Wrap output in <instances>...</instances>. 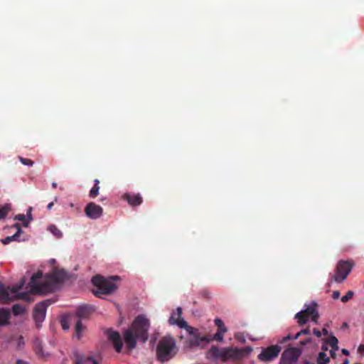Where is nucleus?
Returning <instances> with one entry per match:
<instances>
[{
    "instance_id": "nucleus-42",
    "label": "nucleus",
    "mask_w": 364,
    "mask_h": 364,
    "mask_svg": "<svg viewBox=\"0 0 364 364\" xmlns=\"http://www.w3.org/2000/svg\"><path fill=\"white\" fill-rule=\"evenodd\" d=\"M24 344V342H23V338L22 336H20L19 338H18V346L20 347L21 345H23Z\"/></svg>"
},
{
    "instance_id": "nucleus-17",
    "label": "nucleus",
    "mask_w": 364,
    "mask_h": 364,
    "mask_svg": "<svg viewBox=\"0 0 364 364\" xmlns=\"http://www.w3.org/2000/svg\"><path fill=\"white\" fill-rule=\"evenodd\" d=\"M10 311L5 309H0V326H6L9 323Z\"/></svg>"
},
{
    "instance_id": "nucleus-20",
    "label": "nucleus",
    "mask_w": 364,
    "mask_h": 364,
    "mask_svg": "<svg viewBox=\"0 0 364 364\" xmlns=\"http://www.w3.org/2000/svg\"><path fill=\"white\" fill-rule=\"evenodd\" d=\"M100 181L98 179L95 180V185L92 188L90 191L89 196L92 198H95L97 196L99 193L100 186H99Z\"/></svg>"
},
{
    "instance_id": "nucleus-33",
    "label": "nucleus",
    "mask_w": 364,
    "mask_h": 364,
    "mask_svg": "<svg viewBox=\"0 0 364 364\" xmlns=\"http://www.w3.org/2000/svg\"><path fill=\"white\" fill-rule=\"evenodd\" d=\"M310 334V329L309 328H306L305 329H302L298 333H296V335L294 336V340H296L301 335H308Z\"/></svg>"
},
{
    "instance_id": "nucleus-25",
    "label": "nucleus",
    "mask_w": 364,
    "mask_h": 364,
    "mask_svg": "<svg viewBox=\"0 0 364 364\" xmlns=\"http://www.w3.org/2000/svg\"><path fill=\"white\" fill-rule=\"evenodd\" d=\"M12 311L14 316L21 315L25 312V308L21 304H16L12 306Z\"/></svg>"
},
{
    "instance_id": "nucleus-12",
    "label": "nucleus",
    "mask_w": 364,
    "mask_h": 364,
    "mask_svg": "<svg viewBox=\"0 0 364 364\" xmlns=\"http://www.w3.org/2000/svg\"><path fill=\"white\" fill-rule=\"evenodd\" d=\"M107 335L109 341L112 343L115 350L117 353L121 352L123 343L119 333L112 329H108L107 331Z\"/></svg>"
},
{
    "instance_id": "nucleus-35",
    "label": "nucleus",
    "mask_w": 364,
    "mask_h": 364,
    "mask_svg": "<svg viewBox=\"0 0 364 364\" xmlns=\"http://www.w3.org/2000/svg\"><path fill=\"white\" fill-rule=\"evenodd\" d=\"M31 210H32V208H29L27 210V218H26L28 220H29V223L33 220V218H32V215H31Z\"/></svg>"
},
{
    "instance_id": "nucleus-1",
    "label": "nucleus",
    "mask_w": 364,
    "mask_h": 364,
    "mask_svg": "<svg viewBox=\"0 0 364 364\" xmlns=\"http://www.w3.org/2000/svg\"><path fill=\"white\" fill-rule=\"evenodd\" d=\"M42 278L43 273L41 271L33 274L26 287L28 289L26 292L18 293V290L23 286L24 281L20 284L13 287L11 289V292L14 294V300L16 299L30 301V294L46 295L52 293L65 282L68 278V274L64 269L53 268L50 273L45 275L43 279Z\"/></svg>"
},
{
    "instance_id": "nucleus-43",
    "label": "nucleus",
    "mask_w": 364,
    "mask_h": 364,
    "mask_svg": "<svg viewBox=\"0 0 364 364\" xmlns=\"http://www.w3.org/2000/svg\"><path fill=\"white\" fill-rule=\"evenodd\" d=\"M62 327L63 329L67 330L68 329L69 326L66 324L65 322L62 321Z\"/></svg>"
},
{
    "instance_id": "nucleus-22",
    "label": "nucleus",
    "mask_w": 364,
    "mask_h": 364,
    "mask_svg": "<svg viewBox=\"0 0 364 364\" xmlns=\"http://www.w3.org/2000/svg\"><path fill=\"white\" fill-rule=\"evenodd\" d=\"M20 234H19V232H16L14 235H13L12 236H8L6 237H5L4 239H2L1 240V242L4 244V245H8L9 244L10 242H13V241H18V237H20Z\"/></svg>"
},
{
    "instance_id": "nucleus-31",
    "label": "nucleus",
    "mask_w": 364,
    "mask_h": 364,
    "mask_svg": "<svg viewBox=\"0 0 364 364\" xmlns=\"http://www.w3.org/2000/svg\"><path fill=\"white\" fill-rule=\"evenodd\" d=\"M353 295L354 292L353 291H348L346 295L341 297V301L343 303L348 302L353 297Z\"/></svg>"
},
{
    "instance_id": "nucleus-24",
    "label": "nucleus",
    "mask_w": 364,
    "mask_h": 364,
    "mask_svg": "<svg viewBox=\"0 0 364 364\" xmlns=\"http://www.w3.org/2000/svg\"><path fill=\"white\" fill-rule=\"evenodd\" d=\"M330 362V358L326 355L324 352H320L317 357L318 364H328Z\"/></svg>"
},
{
    "instance_id": "nucleus-23",
    "label": "nucleus",
    "mask_w": 364,
    "mask_h": 364,
    "mask_svg": "<svg viewBox=\"0 0 364 364\" xmlns=\"http://www.w3.org/2000/svg\"><path fill=\"white\" fill-rule=\"evenodd\" d=\"M11 205L9 204H5L0 206V220L4 219L9 211L11 210Z\"/></svg>"
},
{
    "instance_id": "nucleus-13",
    "label": "nucleus",
    "mask_w": 364,
    "mask_h": 364,
    "mask_svg": "<svg viewBox=\"0 0 364 364\" xmlns=\"http://www.w3.org/2000/svg\"><path fill=\"white\" fill-rule=\"evenodd\" d=\"M95 311V309L90 305H82L77 308L75 314L79 318H86L89 317Z\"/></svg>"
},
{
    "instance_id": "nucleus-11",
    "label": "nucleus",
    "mask_w": 364,
    "mask_h": 364,
    "mask_svg": "<svg viewBox=\"0 0 364 364\" xmlns=\"http://www.w3.org/2000/svg\"><path fill=\"white\" fill-rule=\"evenodd\" d=\"M85 215L92 220L101 217L103 213V208L93 202L89 203L85 208Z\"/></svg>"
},
{
    "instance_id": "nucleus-45",
    "label": "nucleus",
    "mask_w": 364,
    "mask_h": 364,
    "mask_svg": "<svg viewBox=\"0 0 364 364\" xmlns=\"http://www.w3.org/2000/svg\"><path fill=\"white\" fill-rule=\"evenodd\" d=\"M341 364H349V360L348 358H345L343 363Z\"/></svg>"
},
{
    "instance_id": "nucleus-36",
    "label": "nucleus",
    "mask_w": 364,
    "mask_h": 364,
    "mask_svg": "<svg viewBox=\"0 0 364 364\" xmlns=\"http://www.w3.org/2000/svg\"><path fill=\"white\" fill-rule=\"evenodd\" d=\"M235 338L237 340V341H240L242 343H245V339L242 337V334L240 333H237L235 335Z\"/></svg>"
},
{
    "instance_id": "nucleus-37",
    "label": "nucleus",
    "mask_w": 364,
    "mask_h": 364,
    "mask_svg": "<svg viewBox=\"0 0 364 364\" xmlns=\"http://www.w3.org/2000/svg\"><path fill=\"white\" fill-rule=\"evenodd\" d=\"M340 297V291H334L332 294V298L333 299H338Z\"/></svg>"
},
{
    "instance_id": "nucleus-39",
    "label": "nucleus",
    "mask_w": 364,
    "mask_h": 364,
    "mask_svg": "<svg viewBox=\"0 0 364 364\" xmlns=\"http://www.w3.org/2000/svg\"><path fill=\"white\" fill-rule=\"evenodd\" d=\"M14 227L17 229L16 232H19L20 235L23 232V231H22V230L21 228V226H20V225L18 223H15Z\"/></svg>"
},
{
    "instance_id": "nucleus-4",
    "label": "nucleus",
    "mask_w": 364,
    "mask_h": 364,
    "mask_svg": "<svg viewBox=\"0 0 364 364\" xmlns=\"http://www.w3.org/2000/svg\"><path fill=\"white\" fill-rule=\"evenodd\" d=\"M182 309L178 307L176 311H173L168 322L171 325H177L181 328H186L189 334L192 336V338L189 341L190 346L192 347H196L199 346L201 341L208 342L209 340L206 337H200L198 333V330L189 326L187 323L181 318Z\"/></svg>"
},
{
    "instance_id": "nucleus-8",
    "label": "nucleus",
    "mask_w": 364,
    "mask_h": 364,
    "mask_svg": "<svg viewBox=\"0 0 364 364\" xmlns=\"http://www.w3.org/2000/svg\"><path fill=\"white\" fill-rule=\"evenodd\" d=\"M301 350L298 348H289L282 354L280 362L282 364H297Z\"/></svg>"
},
{
    "instance_id": "nucleus-32",
    "label": "nucleus",
    "mask_w": 364,
    "mask_h": 364,
    "mask_svg": "<svg viewBox=\"0 0 364 364\" xmlns=\"http://www.w3.org/2000/svg\"><path fill=\"white\" fill-rule=\"evenodd\" d=\"M18 159L21 163L26 166H32L34 164V162L29 159L23 158L21 156H19Z\"/></svg>"
},
{
    "instance_id": "nucleus-10",
    "label": "nucleus",
    "mask_w": 364,
    "mask_h": 364,
    "mask_svg": "<svg viewBox=\"0 0 364 364\" xmlns=\"http://www.w3.org/2000/svg\"><path fill=\"white\" fill-rule=\"evenodd\" d=\"M49 300L41 301L36 305L33 309V319L36 321V327L40 328V323L46 317V308L50 305Z\"/></svg>"
},
{
    "instance_id": "nucleus-50",
    "label": "nucleus",
    "mask_w": 364,
    "mask_h": 364,
    "mask_svg": "<svg viewBox=\"0 0 364 364\" xmlns=\"http://www.w3.org/2000/svg\"><path fill=\"white\" fill-rule=\"evenodd\" d=\"M328 348L326 346H322V350H326Z\"/></svg>"
},
{
    "instance_id": "nucleus-26",
    "label": "nucleus",
    "mask_w": 364,
    "mask_h": 364,
    "mask_svg": "<svg viewBox=\"0 0 364 364\" xmlns=\"http://www.w3.org/2000/svg\"><path fill=\"white\" fill-rule=\"evenodd\" d=\"M328 343L332 347V348L337 350L338 348V340L333 335H331L327 340Z\"/></svg>"
},
{
    "instance_id": "nucleus-5",
    "label": "nucleus",
    "mask_w": 364,
    "mask_h": 364,
    "mask_svg": "<svg viewBox=\"0 0 364 364\" xmlns=\"http://www.w3.org/2000/svg\"><path fill=\"white\" fill-rule=\"evenodd\" d=\"M177 353L175 340L171 336H164L156 346V357L161 363L167 362L173 358Z\"/></svg>"
},
{
    "instance_id": "nucleus-14",
    "label": "nucleus",
    "mask_w": 364,
    "mask_h": 364,
    "mask_svg": "<svg viewBox=\"0 0 364 364\" xmlns=\"http://www.w3.org/2000/svg\"><path fill=\"white\" fill-rule=\"evenodd\" d=\"M123 198L132 206H137L142 203V198L139 193H125L123 196Z\"/></svg>"
},
{
    "instance_id": "nucleus-6",
    "label": "nucleus",
    "mask_w": 364,
    "mask_h": 364,
    "mask_svg": "<svg viewBox=\"0 0 364 364\" xmlns=\"http://www.w3.org/2000/svg\"><path fill=\"white\" fill-rule=\"evenodd\" d=\"M117 278L118 277L115 276L106 279L100 274L95 275L92 279V283L96 287V290H93V294L98 297L101 294H112L117 288L112 281Z\"/></svg>"
},
{
    "instance_id": "nucleus-3",
    "label": "nucleus",
    "mask_w": 364,
    "mask_h": 364,
    "mask_svg": "<svg viewBox=\"0 0 364 364\" xmlns=\"http://www.w3.org/2000/svg\"><path fill=\"white\" fill-rule=\"evenodd\" d=\"M252 351L250 347L238 348L236 347L219 348L213 346L207 353V358L214 360H220L223 363L241 360Z\"/></svg>"
},
{
    "instance_id": "nucleus-46",
    "label": "nucleus",
    "mask_w": 364,
    "mask_h": 364,
    "mask_svg": "<svg viewBox=\"0 0 364 364\" xmlns=\"http://www.w3.org/2000/svg\"><path fill=\"white\" fill-rule=\"evenodd\" d=\"M16 364H25V362L21 360H18Z\"/></svg>"
},
{
    "instance_id": "nucleus-16",
    "label": "nucleus",
    "mask_w": 364,
    "mask_h": 364,
    "mask_svg": "<svg viewBox=\"0 0 364 364\" xmlns=\"http://www.w3.org/2000/svg\"><path fill=\"white\" fill-rule=\"evenodd\" d=\"M14 295H11L8 289L0 285V301L4 304L9 303L14 300Z\"/></svg>"
},
{
    "instance_id": "nucleus-9",
    "label": "nucleus",
    "mask_w": 364,
    "mask_h": 364,
    "mask_svg": "<svg viewBox=\"0 0 364 364\" xmlns=\"http://www.w3.org/2000/svg\"><path fill=\"white\" fill-rule=\"evenodd\" d=\"M282 348L278 345L269 346L263 348L257 358L260 361L269 362L278 357Z\"/></svg>"
},
{
    "instance_id": "nucleus-49",
    "label": "nucleus",
    "mask_w": 364,
    "mask_h": 364,
    "mask_svg": "<svg viewBox=\"0 0 364 364\" xmlns=\"http://www.w3.org/2000/svg\"><path fill=\"white\" fill-rule=\"evenodd\" d=\"M331 355L332 358H334L336 354L333 351H331Z\"/></svg>"
},
{
    "instance_id": "nucleus-30",
    "label": "nucleus",
    "mask_w": 364,
    "mask_h": 364,
    "mask_svg": "<svg viewBox=\"0 0 364 364\" xmlns=\"http://www.w3.org/2000/svg\"><path fill=\"white\" fill-rule=\"evenodd\" d=\"M15 220H20L23 222V225L24 227H28L29 224V220L26 219V217L23 214H18L15 216Z\"/></svg>"
},
{
    "instance_id": "nucleus-38",
    "label": "nucleus",
    "mask_w": 364,
    "mask_h": 364,
    "mask_svg": "<svg viewBox=\"0 0 364 364\" xmlns=\"http://www.w3.org/2000/svg\"><path fill=\"white\" fill-rule=\"evenodd\" d=\"M313 332H314V334L316 336H317L318 338H320L321 336V332L319 330L314 328Z\"/></svg>"
},
{
    "instance_id": "nucleus-40",
    "label": "nucleus",
    "mask_w": 364,
    "mask_h": 364,
    "mask_svg": "<svg viewBox=\"0 0 364 364\" xmlns=\"http://www.w3.org/2000/svg\"><path fill=\"white\" fill-rule=\"evenodd\" d=\"M56 201H57V198H55L53 201H52V202H50V203L48 204L47 208L48 210H50L53 208V206L54 205V203L56 202Z\"/></svg>"
},
{
    "instance_id": "nucleus-28",
    "label": "nucleus",
    "mask_w": 364,
    "mask_h": 364,
    "mask_svg": "<svg viewBox=\"0 0 364 364\" xmlns=\"http://www.w3.org/2000/svg\"><path fill=\"white\" fill-rule=\"evenodd\" d=\"M215 324L218 328V331H222V332H224V333L227 332L228 329L225 326V324H224L223 321L220 318H215Z\"/></svg>"
},
{
    "instance_id": "nucleus-18",
    "label": "nucleus",
    "mask_w": 364,
    "mask_h": 364,
    "mask_svg": "<svg viewBox=\"0 0 364 364\" xmlns=\"http://www.w3.org/2000/svg\"><path fill=\"white\" fill-rule=\"evenodd\" d=\"M74 364H99L95 359L92 357H87L83 359L82 356H77L75 360Z\"/></svg>"
},
{
    "instance_id": "nucleus-41",
    "label": "nucleus",
    "mask_w": 364,
    "mask_h": 364,
    "mask_svg": "<svg viewBox=\"0 0 364 364\" xmlns=\"http://www.w3.org/2000/svg\"><path fill=\"white\" fill-rule=\"evenodd\" d=\"M311 342L310 338H307L305 341H300V346H303Z\"/></svg>"
},
{
    "instance_id": "nucleus-27",
    "label": "nucleus",
    "mask_w": 364,
    "mask_h": 364,
    "mask_svg": "<svg viewBox=\"0 0 364 364\" xmlns=\"http://www.w3.org/2000/svg\"><path fill=\"white\" fill-rule=\"evenodd\" d=\"M83 330H84V326H83L80 319H78L75 323V331H76V335L78 338H80L81 337Z\"/></svg>"
},
{
    "instance_id": "nucleus-7",
    "label": "nucleus",
    "mask_w": 364,
    "mask_h": 364,
    "mask_svg": "<svg viewBox=\"0 0 364 364\" xmlns=\"http://www.w3.org/2000/svg\"><path fill=\"white\" fill-rule=\"evenodd\" d=\"M354 265L355 263L353 260H339L331 281L341 283L347 278Z\"/></svg>"
},
{
    "instance_id": "nucleus-21",
    "label": "nucleus",
    "mask_w": 364,
    "mask_h": 364,
    "mask_svg": "<svg viewBox=\"0 0 364 364\" xmlns=\"http://www.w3.org/2000/svg\"><path fill=\"white\" fill-rule=\"evenodd\" d=\"M225 333L224 332H222V331H218L215 335L213 336V338H208L207 336H205L208 340V343L212 341V340H215V341H218L219 342H221L223 341V334ZM200 337H201L200 335H199ZM203 343H208V342H205V341H201L200 344L198 346H201Z\"/></svg>"
},
{
    "instance_id": "nucleus-2",
    "label": "nucleus",
    "mask_w": 364,
    "mask_h": 364,
    "mask_svg": "<svg viewBox=\"0 0 364 364\" xmlns=\"http://www.w3.org/2000/svg\"><path fill=\"white\" fill-rule=\"evenodd\" d=\"M150 327L149 321L144 316H138L134 320L132 326L123 333L124 340L127 347L132 350L136 347V340L143 343L148 339V331Z\"/></svg>"
},
{
    "instance_id": "nucleus-47",
    "label": "nucleus",
    "mask_w": 364,
    "mask_h": 364,
    "mask_svg": "<svg viewBox=\"0 0 364 364\" xmlns=\"http://www.w3.org/2000/svg\"><path fill=\"white\" fill-rule=\"evenodd\" d=\"M52 187H53V188H57V183H56L55 182H53V183H52Z\"/></svg>"
},
{
    "instance_id": "nucleus-15",
    "label": "nucleus",
    "mask_w": 364,
    "mask_h": 364,
    "mask_svg": "<svg viewBox=\"0 0 364 364\" xmlns=\"http://www.w3.org/2000/svg\"><path fill=\"white\" fill-rule=\"evenodd\" d=\"M316 306L317 304L314 303L312 306H309L306 309L302 310V311H304V314H306L308 317L311 316L312 321L315 323H317L319 317L318 311L316 309Z\"/></svg>"
},
{
    "instance_id": "nucleus-48",
    "label": "nucleus",
    "mask_w": 364,
    "mask_h": 364,
    "mask_svg": "<svg viewBox=\"0 0 364 364\" xmlns=\"http://www.w3.org/2000/svg\"><path fill=\"white\" fill-rule=\"evenodd\" d=\"M323 333L325 336L328 335V331H327L326 328H323Z\"/></svg>"
},
{
    "instance_id": "nucleus-34",
    "label": "nucleus",
    "mask_w": 364,
    "mask_h": 364,
    "mask_svg": "<svg viewBox=\"0 0 364 364\" xmlns=\"http://www.w3.org/2000/svg\"><path fill=\"white\" fill-rule=\"evenodd\" d=\"M292 339L294 340V337L291 334H289L287 336L283 337L282 339L280 341V343H284L286 341H289V340H292Z\"/></svg>"
},
{
    "instance_id": "nucleus-19",
    "label": "nucleus",
    "mask_w": 364,
    "mask_h": 364,
    "mask_svg": "<svg viewBox=\"0 0 364 364\" xmlns=\"http://www.w3.org/2000/svg\"><path fill=\"white\" fill-rule=\"evenodd\" d=\"M295 318L297 319L298 323L300 326H304L305 323H307L309 320V317L306 316V314H304V311H299L295 315Z\"/></svg>"
},
{
    "instance_id": "nucleus-44",
    "label": "nucleus",
    "mask_w": 364,
    "mask_h": 364,
    "mask_svg": "<svg viewBox=\"0 0 364 364\" xmlns=\"http://www.w3.org/2000/svg\"><path fill=\"white\" fill-rule=\"evenodd\" d=\"M342 353L346 355H349V351L345 348L342 349Z\"/></svg>"
},
{
    "instance_id": "nucleus-29",
    "label": "nucleus",
    "mask_w": 364,
    "mask_h": 364,
    "mask_svg": "<svg viewBox=\"0 0 364 364\" xmlns=\"http://www.w3.org/2000/svg\"><path fill=\"white\" fill-rule=\"evenodd\" d=\"M48 230L58 238L62 237L63 233L55 225H50Z\"/></svg>"
},
{
    "instance_id": "nucleus-51",
    "label": "nucleus",
    "mask_w": 364,
    "mask_h": 364,
    "mask_svg": "<svg viewBox=\"0 0 364 364\" xmlns=\"http://www.w3.org/2000/svg\"><path fill=\"white\" fill-rule=\"evenodd\" d=\"M304 364H310V363H309V361L306 360V361L304 363Z\"/></svg>"
}]
</instances>
